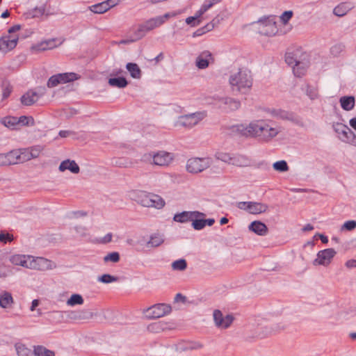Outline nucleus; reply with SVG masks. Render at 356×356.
I'll use <instances>...</instances> for the list:
<instances>
[{"instance_id": "nucleus-1", "label": "nucleus", "mask_w": 356, "mask_h": 356, "mask_svg": "<svg viewBox=\"0 0 356 356\" xmlns=\"http://www.w3.org/2000/svg\"><path fill=\"white\" fill-rule=\"evenodd\" d=\"M237 130L246 137L257 138L261 142H268L280 131L278 127H273L270 122L264 120H254L248 126L240 125Z\"/></svg>"}, {"instance_id": "nucleus-2", "label": "nucleus", "mask_w": 356, "mask_h": 356, "mask_svg": "<svg viewBox=\"0 0 356 356\" xmlns=\"http://www.w3.org/2000/svg\"><path fill=\"white\" fill-rule=\"evenodd\" d=\"M229 82L233 91L246 94L252 86L253 79L250 70L239 68L238 72L230 75Z\"/></svg>"}, {"instance_id": "nucleus-3", "label": "nucleus", "mask_w": 356, "mask_h": 356, "mask_svg": "<svg viewBox=\"0 0 356 356\" xmlns=\"http://www.w3.org/2000/svg\"><path fill=\"white\" fill-rule=\"evenodd\" d=\"M211 165V159L208 157H193L186 162V170L191 174H197L203 172Z\"/></svg>"}, {"instance_id": "nucleus-4", "label": "nucleus", "mask_w": 356, "mask_h": 356, "mask_svg": "<svg viewBox=\"0 0 356 356\" xmlns=\"http://www.w3.org/2000/svg\"><path fill=\"white\" fill-rule=\"evenodd\" d=\"M159 27L155 19L151 18L144 23L140 24L138 26L132 27V31L134 32V38L131 41H136L143 38L147 32L153 30L154 29Z\"/></svg>"}, {"instance_id": "nucleus-5", "label": "nucleus", "mask_w": 356, "mask_h": 356, "mask_svg": "<svg viewBox=\"0 0 356 356\" xmlns=\"http://www.w3.org/2000/svg\"><path fill=\"white\" fill-rule=\"evenodd\" d=\"M171 309L169 305L160 303L148 307L143 313L147 318H158L170 313Z\"/></svg>"}, {"instance_id": "nucleus-6", "label": "nucleus", "mask_w": 356, "mask_h": 356, "mask_svg": "<svg viewBox=\"0 0 356 356\" xmlns=\"http://www.w3.org/2000/svg\"><path fill=\"white\" fill-rule=\"evenodd\" d=\"M206 111H199L181 115L179 118V123L184 127L192 128L206 118Z\"/></svg>"}, {"instance_id": "nucleus-7", "label": "nucleus", "mask_w": 356, "mask_h": 356, "mask_svg": "<svg viewBox=\"0 0 356 356\" xmlns=\"http://www.w3.org/2000/svg\"><path fill=\"white\" fill-rule=\"evenodd\" d=\"M336 254L337 252L333 248L321 250L317 253V257L314 260L313 264L327 266L331 263Z\"/></svg>"}, {"instance_id": "nucleus-8", "label": "nucleus", "mask_w": 356, "mask_h": 356, "mask_svg": "<svg viewBox=\"0 0 356 356\" xmlns=\"http://www.w3.org/2000/svg\"><path fill=\"white\" fill-rule=\"evenodd\" d=\"M213 316L216 326L221 329L228 328L234 320L232 314L223 316L222 312L219 309L213 311Z\"/></svg>"}, {"instance_id": "nucleus-9", "label": "nucleus", "mask_w": 356, "mask_h": 356, "mask_svg": "<svg viewBox=\"0 0 356 356\" xmlns=\"http://www.w3.org/2000/svg\"><path fill=\"white\" fill-rule=\"evenodd\" d=\"M18 41V37L15 35H7L0 38V51L8 52L13 49Z\"/></svg>"}, {"instance_id": "nucleus-10", "label": "nucleus", "mask_w": 356, "mask_h": 356, "mask_svg": "<svg viewBox=\"0 0 356 356\" xmlns=\"http://www.w3.org/2000/svg\"><path fill=\"white\" fill-rule=\"evenodd\" d=\"M218 102L220 103L219 106L227 112L236 111L241 106L240 101L232 97L218 98Z\"/></svg>"}, {"instance_id": "nucleus-11", "label": "nucleus", "mask_w": 356, "mask_h": 356, "mask_svg": "<svg viewBox=\"0 0 356 356\" xmlns=\"http://www.w3.org/2000/svg\"><path fill=\"white\" fill-rule=\"evenodd\" d=\"M204 216H205L204 213L197 211H182L181 213H176L173 217V220L176 222L184 223L191 221L194 218H200Z\"/></svg>"}, {"instance_id": "nucleus-12", "label": "nucleus", "mask_w": 356, "mask_h": 356, "mask_svg": "<svg viewBox=\"0 0 356 356\" xmlns=\"http://www.w3.org/2000/svg\"><path fill=\"white\" fill-rule=\"evenodd\" d=\"M172 160L173 155L164 151H160L153 156V163L156 165L167 166Z\"/></svg>"}, {"instance_id": "nucleus-13", "label": "nucleus", "mask_w": 356, "mask_h": 356, "mask_svg": "<svg viewBox=\"0 0 356 356\" xmlns=\"http://www.w3.org/2000/svg\"><path fill=\"white\" fill-rule=\"evenodd\" d=\"M333 129L338 134L339 138L346 143L352 135V130L346 124L340 122L333 124Z\"/></svg>"}, {"instance_id": "nucleus-14", "label": "nucleus", "mask_w": 356, "mask_h": 356, "mask_svg": "<svg viewBox=\"0 0 356 356\" xmlns=\"http://www.w3.org/2000/svg\"><path fill=\"white\" fill-rule=\"evenodd\" d=\"M150 195L152 193L145 191H134L132 193V199L143 207H149L150 205Z\"/></svg>"}, {"instance_id": "nucleus-15", "label": "nucleus", "mask_w": 356, "mask_h": 356, "mask_svg": "<svg viewBox=\"0 0 356 356\" xmlns=\"http://www.w3.org/2000/svg\"><path fill=\"white\" fill-rule=\"evenodd\" d=\"M212 54L209 51H202L196 58V65L199 69H205L209 66L211 60H213Z\"/></svg>"}, {"instance_id": "nucleus-16", "label": "nucleus", "mask_w": 356, "mask_h": 356, "mask_svg": "<svg viewBox=\"0 0 356 356\" xmlns=\"http://www.w3.org/2000/svg\"><path fill=\"white\" fill-rule=\"evenodd\" d=\"M259 22H261L266 29L264 31H261L263 34L271 36L275 35L277 32V28L275 22H273L269 18L261 19Z\"/></svg>"}, {"instance_id": "nucleus-17", "label": "nucleus", "mask_w": 356, "mask_h": 356, "mask_svg": "<svg viewBox=\"0 0 356 356\" xmlns=\"http://www.w3.org/2000/svg\"><path fill=\"white\" fill-rule=\"evenodd\" d=\"M40 97L38 93L33 90L27 91L21 97V103L24 106H31L35 103Z\"/></svg>"}, {"instance_id": "nucleus-18", "label": "nucleus", "mask_w": 356, "mask_h": 356, "mask_svg": "<svg viewBox=\"0 0 356 356\" xmlns=\"http://www.w3.org/2000/svg\"><path fill=\"white\" fill-rule=\"evenodd\" d=\"M249 229L259 236H265L268 233L267 226L261 221H253L249 225Z\"/></svg>"}, {"instance_id": "nucleus-19", "label": "nucleus", "mask_w": 356, "mask_h": 356, "mask_svg": "<svg viewBox=\"0 0 356 356\" xmlns=\"http://www.w3.org/2000/svg\"><path fill=\"white\" fill-rule=\"evenodd\" d=\"M66 170H69L74 174H77L80 171V168L77 163L74 161H70L69 159L62 161L59 165L60 171L64 172Z\"/></svg>"}, {"instance_id": "nucleus-20", "label": "nucleus", "mask_w": 356, "mask_h": 356, "mask_svg": "<svg viewBox=\"0 0 356 356\" xmlns=\"http://www.w3.org/2000/svg\"><path fill=\"white\" fill-rule=\"evenodd\" d=\"M248 212L251 214H259L266 212L268 206L266 204L257 202H249Z\"/></svg>"}, {"instance_id": "nucleus-21", "label": "nucleus", "mask_w": 356, "mask_h": 356, "mask_svg": "<svg viewBox=\"0 0 356 356\" xmlns=\"http://www.w3.org/2000/svg\"><path fill=\"white\" fill-rule=\"evenodd\" d=\"M13 303L12 294L8 291L0 293V307L4 309L10 308Z\"/></svg>"}, {"instance_id": "nucleus-22", "label": "nucleus", "mask_w": 356, "mask_h": 356, "mask_svg": "<svg viewBox=\"0 0 356 356\" xmlns=\"http://www.w3.org/2000/svg\"><path fill=\"white\" fill-rule=\"evenodd\" d=\"M341 108L347 111H351L355 106V97L353 96H343L339 99Z\"/></svg>"}, {"instance_id": "nucleus-23", "label": "nucleus", "mask_w": 356, "mask_h": 356, "mask_svg": "<svg viewBox=\"0 0 356 356\" xmlns=\"http://www.w3.org/2000/svg\"><path fill=\"white\" fill-rule=\"evenodd\" d=\"M202 348V345L197 341H184L180 343L177 349L181 351H186L189 350H197Z\"/></svg>"}, {"instance_id": "nucleus-24", "label": "nucleus", "mask_w": 356, "mask_h": 356, "mask_svg": "<svg viewBox=\"0 0 356 356\" xmlns=\"http://www.w3.org/2000/svg\"><path fill=\"white\" fill-rule=\"evenodd\" d=\"M216 156L218 160H220L225 163H227L235 165H241L238 159L232 157L229 154L225 152H219L216 154Z\"/></svg>"}, {"instance_id": "nucleus-25", "label": "nucleus", "mask_w": 356, "mask_h": 356, "mask_svg": "<svg viewBox=\"0 0 356 356\" xmlns=\"http://www.w3.org/2000/svg\"><path fill=\"white\" fill-rule=\"evenodd\" d=\"M351 9H352V6H350V3H341L340 4H339L334 8L333 13L338 17H343Z\"/></svg>"}, {"instance_id": "nucleus-26", "label": "nucleus", "mask_w": 356, "mask_h": 356, "mask_svg": "<svg viewBox=\"0 0 356 356\" xmlns=\"http://www.w3.org/2000/svg\"><path fill=\"white\" fill-rule=\"evenodd\" d=\"M307 62H304L302 60H300L297 65L293 67L294 75L297 77L304 76L307 72Z\"/></svg>"}, {"instance_id": "nucleus-27", "label": "nucleus", "mask_w": 356, "mask_h": 356, "mask_svg": "<svg viewBox=\"0 0 356 356\" xmlns=\"http://www.w3.org/2000/svg\"><path fill=\"white\" fill-rule=\"evenodd\" d=\"M300 51L298 50L292 51V52H286L285 55V61L286 63L291 66L292 67L297 65V63L300 60L298 58L299 54Z\"/></svg>"}, {"instance_id": "nucleus-28", "label": "nucleus", "mask_w": 356, "mask_h": 356, "mask_svg": "<svg viewBox=\"0 0 356 356\" xmlns=\"http://www.w3.org/2000/svg\"><path fill=\"white\" fill-rule=\"evenodd\" d=\"M168 329H170L168 323L161 321L151 323L148 326V330L153 332H160Z\"/></svg>"}, {"instance_id": "nucleus-29", "label": "nucleus", "mask_w": 356, "mask_h": 356, "mask_svg": "<svg viewBox=\"0 0 356 356\" xmlns=\"http://www.w3.org/2000/svg\"><path fill=\"white\" fill-rule=\"evenodd\" d=\"M56 40L51 39L49 40H45L44 42H40L33 48L38 51H46L48 49H52L56 47L55 44Z\"/></svg>"}, {"instance_id": "nucleus-30", "label": "nucleus", "mask_w": 356, "mask_h": 356, "mask_svg": "<svg viewBox=\"0 0 356 356\" xmlns=\"http://www.w3.org/2000/svg\"><path fill=\"white\" fill-rule=\"evenodd\" d=\"M57 76H58L60 84L74 81L79 78L78 75L74 72L57 74Z\"/></svg>"}, {"instance_id": "nucleus-31", "label": "nucleus", "mask_w": 356, "mask_h": 356, "mask_svg": "<svg viewBox=\"0 0 356 356\" xmlns=\"http://www.w3.org/2000/svg\"><path fill=\"white\" fill-rule=\"evenodd\" d=\"M33 354L35 356H55L54 351L40 345L33 346Z\"/></svg>"}, {"instance_id": "nucleus-32", "label": "nucleus", "mask_w": 356, "mask_h": 356, "mask_svg": "<svg viewBox=\"0 0 356 356\" xmlns=\"http://www.w3.org/2000/svg\"><path fill=\"white\" fill-rule=\"evenodd\" d=\"M1 123L10 129H18L17 117L6 116L1 119Z\"/></svg>"}, {"instance_id": "nucleus-33", "label": "nucleus", "mask_w": 356, "mask_h": 356, "mask_svg": "<svg viewBox=\"0 0 356 356\" xmlns=\"http://www.w3.org/2000/svg\"><path fill=\"white\" fill-rule=\"evenodd\" d=\"M150 197L151 201L149 207H154L160 209L165 206V201L161 196L152 193V195H150Z\"/></svg>"}, {"instance_id": "nucleus-34", "label": "nucleus", "mask_w": 356, "mask_h": 356, "mask_svg": "<svg viewBox=\"0 0 356 356\" xmlns=\"http://www.w3.org/2000/svg\"><path fill=\"white\" fill-rule=\"evenodd\" d=\"M127 70L130 73L131 77L140 79L141 76V70L136 63H129L127 64Z\"/></svg>"}, {"instance_id": "nucleus-35", "label": "nucleus", "mask_w": 356, "mask_h": 356, "mask_svg": "<svg viewBox=\"0 0 356 356\" xmlns=\"http://www.w3.org/2000/svg\"><path fill=\"white\" fill-rule=\"evenodd\" d=\"M6 159L8 160V165L20 163L18 149H13V150L8 152V153H6Z\"/></svg>"}, {"instance_id": "nucleus-36", "label": "nucleus", "mask_w": 356, "mask_h": 356, "mask_svg": "<svg viewBox=\"0 0 356 356\" xmlns=\"http://www.w3.org/2000/svg\"><path fill=\"white\" fill-rule=\"evenodd\" d=\"M108 83L113 87L119 88H125L128 85L127 79L124 77L110 78L108 79Z\"/></svg>"}, {"instance_id": "nucleus-37", "label": "nucleus", "mask_w": 356, "mask_h": 356, "mask_svg": "<svg viewBox=\"0 0 356 356\" xmlns=\"http://www.w3.org/2000/svg\"><path fill=\"white\" fill-rule=\"evenodd\" d=\"M164 242L163 236L160 234H153L150 236L149 241L147 242V246L156 248Z\"/></svg>"}, {"instance_id": "nucleus-38", "label": "nucleus", "mask_w": 356, "mask_h": 356, "mask_svg": "<svg viewBox=\"0 0 356 356\" xmlns=\"http://www.w3.org/2000/svg\"><path fill=\"white\" fill-rule=\"evenodd\" d=\"M89 10L94 13L102 14L108 10V7L105 1H103L90 6Z\"/></svg>"}, {"instance_id": "nucleus-39", "label": "nucleus", "mask_w": 356, "mask_h": 356, "mask_svg": "<svg viewBox=\"0 0 356 356\" xmlns=\"http://www.w3.org/2000/svg\"><path fill=\"white\" fill-rule=\"evenodd\" d=\"M15 348L18 356H31V350L24 344L17 343Z\"/></svg>"}, {"instance_id": "nucleus-40", "label": "nucleus", "mask_w": 356, "mask_h": 356, "mask_svg": "<svg viewBox=\"0 0 356 356\" xmlns=\"http://www.w3.org/2000/svg\"><path fill=\"white\" fill-rule=\"evenodd\" d=\"M11 262L15 265H19L24 267H28L27 261L24 255H14L10 259Z\"/></svg>"}, {"instance_id": "nucleus-41", "label": "nucleus", "mask_w": 356, "mask_h": 356, "mask_svg": "<svg viewBox=\"0 0 356 356\" xmlns=\"http://www.w3.org/2000/svg\"><path fill=\"white\" fill-rule=\"evenodd\" d=\"M19 150V163H22L26 161H29L32 159V157L30 155V151L29 148H22L18 149Z\"/></svg>"}, {"instance_id": "nucleus-42", "label": "nucleus", "mask_w": 356, "mask_h": 356, "mask_svg": "<svg viewBox=\"0 0 356 356\" xmlns=\"http://www.w3.org/2000/svg\"><path fill=\"white\" fill-rule=\"evenodd\" d=\"M83 303V299L79 294H73L67 300V304L70 306H74L76 305H82Z\"/></svg>"}, {"instance_id": "nucleus-43", "label": "nucleus", "mask_w": 356, "mask_h": 356, "mask_svg": "<svg viewBox=\"0 0 356 356\" xmlns=\"http://www.w3.org/2000/svg\"><path fill=\"white\" fill-rule=\"evenodd\" d=\"M273 167L274 170L278 172H286L289 170V165L284 160L274 163Z\"/></svg>"}, {"instance_id": "nucleus-44", "label": "nucleus", "mask_w": 356, "mask_h": 356, "mask_svg": "<svg viewBox=\"0 0 356 356\" xmlns=\"http://www.w3.org/2000/svg\"><path fill=\"white\" fill-rule=\"evenodd\" d=\"M172 267L174 270H184L187 267L186 261L184 259L176 260L172 264Z\"/></svg>"}, {"instance_id": "nucleus-45", "label": "nucleus", "mask_w": 356, "mask_h": 356, "mask_svg": "<svg viewBox=\"0 0 356 356\" xmlns=\"http://www.w3.org/2000/svg\"><path fill=\"white\" fill-rule=\"evenodd\" d=\"M28 148L30 151V155L32 157V159H36L39 157L40 153L44 149V147L41 145H35Z\"/></svg>"}, {"instance_id": "nucleus-46", "label": "nucleus", "mask_w": 356, "mask_h": 356, "mask_svg": "<svg viewBox=\"0 0 356 356\" xmlns=\"http://www.w3.org/2000/svg\"><path fill=\"white\" fill-rule=\"evenodd\" d=\"M306 95L312 100L317 99L318 97L317 88L307 85Z\"/></svg>"}, {"instance_id": "nucleus-47", "label": "nucleus", "mask_w": 356, "mask_h": 356, "mask_svg": "<svg viewBox=\"0 0 356 356\" xmlns=\"http://www.w3.org/2000/svg\"><path fill=\"white\" fill-rule=\"evenodd\" d=\"M98 280L101 282L108 284L117 282L118 280V277L109 274H104L98 278Z\"/></svg>"}, {"instance_id": "nucleus-48", "label": "nucleus", "mask_w": 356, "mask_h": 356, "mask_svg": "<svg viewBox=\"0 0 356 356\" xmlns=\"http://www.w3.org/2000/svg\"><path fill=\"white\" fill-rule=\"evenodd\" d=\"M191 221L192 226L195 230H200L205 227L204 219L194 218Z\"/></svg>"}, {"instance_id": "nucleus-49", "label": "nucleus", "mask_w": 356, "mask_h": 356, "mask_svg": "<svg viewBox=\"0 0 356 356\" xmlns=\"http://www.w3.org/2000/svg\"><path fill=\"white\" fill-rule=\"evenodd\" d=\"M104 262L112 261L113 263L118 262L120 261V254L117 252H113L108 253L104 257Z\"/></svg>"}, {"instance_id": "nucleus-50", "label": "nucleus", "mask_w": 356, "mask_h": 356, "mask_svg": "<svg viewBox=\"0 0 356 356\" xmlns=\"http://www.w3.org/2000/svg\"><path fill=\"white\" fill-rule=\"evenodd\" d=\"M356 228V220H348L341 226V230L353 231Z\"/></svg>"}, {"instance_id": "nucleus-51", "label": "nucleus", "mask_w": 356, "mask_h": 356, "mask_svg": "<svg viewBox=\"0 0 356 356\" xmlns=\"http://www.w3.org/2000/svg\"><path fill=\"white\" fill-rule=\"evenodd\" d=\"M92 316V312L86 310L77 312L76 314L74 316V318L79 319H89L91 318Z\"/></svg>"}, {"instance_id": "nucleus-52", "label": "nucleus", "mask_w": 356, "mask_h": 356, "mask_svg": "<svg viewBox=\"0 0 356 356\" xmlns=\"http://www.w3.org/2000/svg\"><path fill=\"white\" fill-rule=\"evenodd\" d=\"M219 2H220V0H206L200 8L203 10V12L205 13L207 10H209L210 8H211L214 4H216Z\"/></svg>"}, {"instance_id": "nucleus-53", "label": "nucleus", "mask_w": 356, "mask_h": 356, "mask_svg": "<svg viewBox=\"0 0 356 356\" xmlns=\"http://www.w3.org/2000/svg\"><path fill=\"white\" fill-rule=\"evenodd\" d=\"M58 78L57 74L51 76L47 81V86L49 88H54L60 84Z\"/></svg>"}, {"instance_id": "nucleus-54", "label": "nucleus", "mask_w": 356, "mask_h": 356, "mask_svg": "<svg viewBox=\"0 0 356 356\" xmlns=\"http://www.w3.org/2000/svg\"><path fill=\"white\" fill-rule=\"evenodd\" d=\"M13 240V236L9 233H4L1 232L0 233V241L4 243L7 242H11Z\"/></svg>"}, {"instance_id": "nucleus-55", "label": "nucleus", "mask_w": 356, "mask_h": 356, "mask_svg": "<svg viewBox=\"0 0 356 356\" xmlns=\"http://www.w3.org/2000/svg\"><path fill=\"white\" fill-rule=\"evenodd\" d=\"M170 17V13H165V15H162V16H158V17H154V19H155L157 25L159 26H160L161 25H162L163 23H165V22L169 19Z\"/></svg>"}, {"instance_id": "nucleus-56", "label": "nucleus", "mask_w": 356, "mask_h": 356, "mask_svg": "<svg viewBox=\"0 0 356 356\" xmlns=\"http://www.w3.org/2000/svg\"><path fill=\"white\" fill-rule=\"evenodd\" d=\"M45 12V6L36 7L33 10V17H39L44 15Z\"/></svg>"}, {"instance_id": "nucleus-57", "label": "nucleus", "mask_w": 356, "mask_h": 356, "mask_svg": "<svg viewBox=\"0 0 356 356\" xmlns=\"http://www.w3.org/2000/svg\"><path fill=\"white\" fill-rule=\"evenodd\" d=\"M290 116L291 118H289V120H291V122H293V123L298 126H304V122L300 117L295 115L293 113L290 114Z\"/></svg>"}, {"instance_id": "nucleus-58", "label": "nucleus", "mask_w": 356, "mask_h": 356, "mask_svg": "<svg viewBox=\"0 0 356 356\" xmlns=\"http://www.w3.org/2000/svg\"><path fill=\"white\" fill-rule=\"evenodd\" d=\"M293 16L292 11H284L281 15V20L284 24H286Z\"/></svg>"}, {"instance_id": "nucleus-59", "label": "nucleus", "mask_w": 356, "mask_h": 356, "mask_svg": "<svg viewBox=\"0 0 356 356\" xmlns=\"http://www.w3.org/2000/svg\"><path fill=\"white\" fill-rule=\"evenodd\" d=\"M186 23L191 26H195L200 24V20L196 19L195 16H191L186 19Z\"/></svg>"}, {"instance_id": "nucleus-60", "label": "nucleus", "mask_w": 356, "mask_h": 356, "mask_svg": "<svg viewBox=\"0 0 356 356\" xmlns=\"http://www.w3.org/2000/svg\"><path fill=\"white\" fill-rule=\"evenodd\" d=\"M17 121L18 127L19 126L27 125L29 124V118L23 115L19 118H17Z\"/></svg>"}, {"instance_id": "nucleus-61", "label": "nucleus", "mask_w": 356, "mask_h": 356, "mask_svg": "<svg viewBox=\"0 0 356 356\" xmlns=\"http://www.w3.org/2000/svg\"><path fill=\"white\" fill-rule=\"evenodd\" d=\"M249 202H239L236 204V207L241 210L248 211L249 209Z\"/></svg>"}, {"instance_id": "nucleus-62", "label": "nucleus", "mask_w": 356, "mask_h": 356, "mask_svg": "<svg viewBox=\"0 0 356 356\" xmlns=\"http://www.w3.org/2000/svg\"><path fill=\"white\" fill-rule=\"evenodd\" d=\"M12 92V88L10 85L5 86L3 89V98H8Z\"/></svg>"}, {"instance_id": "nucleus-63", "label": "nucleus", "mask_w": 356, "mask_h": 356, "mask_svg": "<svg viewBox=\"0 0 356 356\" xmlns=\"http://www.w3.org/2000/svg\"><path fill=\"white\" fill-rule=\"evenodd\" d=\"M346 143L356 146V134L352 131V135L348 138V140Z\"/></svg>"}, {"instance_id": "nucleus-64", "label": "nucleus", "mask_w": 356, "mask_h": 356, "mask_svg": "<svg viewBox=\"0 0 356 356\" xmlns=\"http://www.w3.org/2000/svg\"><path fill=\"white\" fill-rule=\"evenodd\" d=\"M186 300V298L181 293L176 294V296L175 297V302H185Z\"/></svg>"}]
</instances>
